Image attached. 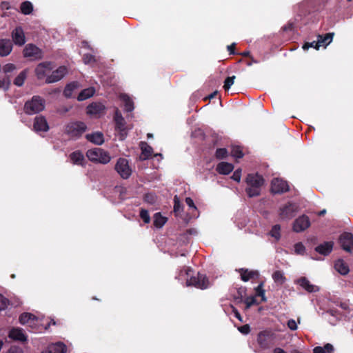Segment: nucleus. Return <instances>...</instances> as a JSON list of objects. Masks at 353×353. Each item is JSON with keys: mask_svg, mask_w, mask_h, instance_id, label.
Segmentation results:
<instances>
[{"mask_svg": "<svg viewBox=\"0 0 353 353\" xmlns=\"http://www.w3.org/2000/svg\"><path fill=\"white\" fill-rule=\"evenodd\" d=\"M192 272V270L190 268L184 267L183 270L180 271L179 277H182L183 274H185L187 276V278L185 279L187 285L194 286L201 290H205L210 287V281L206 275L203 274L198 272L196 275L191 276L188 278Z\"/></svg>", "mask_w": 353, "mask_h": 353, "instance_id": "1", "label": "nucleus"}, {"mask_svg": "<svg viewBox=\"0 0 353 353\" xmlns=\"http://www.w3.org/2000/svg\"><path fill=\"white\" fill-rule=\"evenodd\" d=\"M288 327L290 330L294 331L297 330V325L296 321L294 319H290L288 321Z\"/></svg>", "mask_w": 353, "mask_h": 353, "instance_id": "53", "label": "nucleus"}, {"mask_svg": "<svg viewBox=\"0 0 353 353\" xmlns=\"http://www.w3.org/2000/svg\"><path fill=\"white\" fill-rule=\"evenodd\" d=\"M83 60L85 64H88L94 61V58L92 55L86 54L83 55Z\"/></svg>", "mask_w": 353, "mask_h": 353, "instance_id": "54", "label": "nucleus"}, {"mask_svg": "<svg viewBox=\"0 0 353 353\" xmlns=\"http://www.w3.org/2000/svg\"><path fill=\"white\" fill-rule=\"evenodd\" d=\"M79 88V83L77 81H73L66 85L63 94L67 98H70L72 96L73 92Z\"/></svg>", "mask_w": 353, "mask_h": 353, "instance_id": "33", "label": "nucleus"}, {"mask_svg": "<svg viewBox=\"0 0 353 353\" xmlns=\"http://www.w3.org/2000/svg\"><path fill=\"white\" fill-rule=\"evenodd\" d=\"M140 217L142 219L145 223H149L150 221V217L148 211L145 209L141 210Z\"/></svg>", "mask_w": 353, "mask_h": 353, "instance_id": "45", "label": "nucleus"}, {"mask_svg": "<svg viewBox=\"0 0 353 353\" xmlns=\"http://www.w3.org/2000/svg\"><path fill=\"white\" fill-rule=\"evenodd\" d=\"M256 293L257 296L263 295L265 294V290L263 289V284L261 283L256 288Z\"/></svg>", "mask_w": 353, "mask_h": 353, "instance_id": "56", "label": "nucleus"}, {"mask_svg": "<svg viewBox=\"0 0 353 353\" xmlns=\"http://www.w3.org/2000/svg\"><path fill=\"white\" fill-rule=\"evenodd\" d=\"M264 182L263 177L258 173L248 174L245 178V192L248 196L250 198L259 196Z\"/></svg>", "mask_w": 353, "mask_h": 353, "instance_id": "2", "label": "nucleus"}, {"mask_svg": "<svg viewBox=\"0 0 353 353\" xmlns=\"http://www.w3.org/2000/svg\"><path fill=\"white\" fill-rule=\"evenodd\" d=\"M334 33H327L324 35H319L315 46V49L318 50L319 47H326L330 44L333 39Z\"/></svg>", "mask_w": 353, "mask_h": 353, "instance_id": "20", "label": "nucleus"}, {"mask_svg": "<svg viewBox=\"0 0 353 353\" xmlns=\"http://www.w3.org/2000/svg\"><path fill=\"white\" fill-rule=\"evenodd\" d=\"M271 190L274 194H281L289 190V185L285 181L276 178L272 181Z\"/></svg>", "mask_w": 353, "mask_h": 353, "instance_id": "10", "label": "nucleus"}, {"mask_svg": "<svg viewBox=\"0 0 353 353\" xmlns=\"http://www.w3.org/2000/svg\"><path fill=\"white\" fill-rule=\"evenodd\" d=\"M232 155L234 157H236V158H242L243 156V153L240 147H234L232 150Z\"/></svg>", "mask_w": 353, "mask_h": 353, "instance_id": "47", "label": "nucleus"}, {"mask_svg": "<svg viewBox=\"0 0 353 353\" xmlns=\"http://www.w3.org/2000/svg\"><path fill=\"white\" fill-rule=\"evenodd\" d=\"M88 141L96 144L101 145L104 142L103 134L101 132H97L92 134H88L85 136Z\"/></svg>", "mask_w": 353, "mask_h": 353, "instance_id": "27", "label": "nucleus"}, {"mask_svg": "<svg viewBox=\"0 0 353 353\" xmlns=\"http://www.w3.org/2000/svg\"><path fill=\"white\" fill-rule=\"evenodd\" d=\"M272 279L275 283H279L281 285L284 283L285 281V277L283 273L280 270L275 271L272 274Z\"/></svg>", "mask_w": 353, "mask_h": 353, "instance_id": "39", "label": "nucleus"}, {"mask_svg": "<svg viewBox=\"0 0 353 353\" xmlns=\"http://www.w3.org/2000/svg\"><path fill=\"white\" fill-rule=\"evenodd\" d=\"M273 353H287V352L281 347H276L274 349Z\"/></svg>", "mask_w": 353, "mask_h": 353, "instance_id": "61", "label": "nucleus"}, {"mask_svg": "<svg viewBox=\"0 0 353 353\" xmlns=\"http://www.w3.org/2000/svg\"><path fill=\"white\" fill-rule=\"evenodd\" d=\"M245 303L246 304V308H249L252 305L256 304V301L254 296H250L245 299Z\"/></svg>", "mask_w": 353, "mask_h": 353, "instance_id": "50", "label": "nucleus"}, {"mask_svg": "<svg viewBox=\"0 0 353 353\" xmlns=\"http://www.w3.org/2000/svg\"><path fill=\"white\" fill-rule=\"evenodd\" d=\"M86 156L90 161L103 164L108 163L111 159L109 153L101 148L88 150Z\"/></svg>", "mask_w": 353, "mask_h": 353, "instance_id": "5", "label": "nucleus"}, {"mask_svg": "<svg viewBox=\"0 0 353 353\" xmlns=\"http://www.w3.org/2000/svg\"><path fill=\"white\" fill-rule=\"evenodd\" d=\"M114 121L115 130L119 133L120 139L123 140L127 136L126 122L118 108L115 110Z\"/></svg>", "mask_w": 353, "mask_h": 353, "instance_id": "8", "label": "nucleus"}, {"mask_svg": "<svg viewBox=\"0 0 353 353\" xmlns=\"http://www.w3.org/2000/svg\"><path fill=\"white\" fill-rule=\"evenodd\" d=\"M145 200L152 203L154 202V196L152 194H148L145 195Z\"/></svg>", "mask_w": 353, "mask_h": 353, "instance_id": "59", "label": "nucleus"}, {"mask_svg": "<svg viewBox=\"0 0 353 353\" xmlns=\"http://www.w3.org/2000/svg\"><path fill=\"white\" fill-rule=\"evenodd\" d=\"M298 283L308 292H315L319 290V288L310 283L305 277H301L298 280Z\"/></svg>", "mask_w": 353, "mask_h": 353, "instance_id": "26", "label": "nucleus"}, {"mask_svg": "<svg viewBox=\"0 0 353 353\" xmlns=\"http://www.w3.org/2000/svg\"><path fill=\"white\" fill-rule=\"evenodd\" d=\"M13 42L18 46H23L26 43L24 32L21 27H17L12 32Z\"/></svg>", "mask_w": 353, "mask_h": 353, "instance_id": "18", "label": "nucleus"}, {"mask_svg": "<svg viewBox=\"0 0 353 353\" xmlns=\"http://www.w3.org/2000/svg\"><path fill=\"white\" fill-rule=\"evenodd\" d=\"M33 128L36 132H46L49 130L48 123L43 116H37L34 118Z\"/></svg>", "mask_w": 353, "mask_h": 353, "instance_id": "16", "label": "nucleus"}, {"mask_svg": "<svg viewBox=\"0 0 353 353\" xmlns=\"http://www.w3.org/2000/svg\"><path fill=\"white\" fill-rule=\"evenodd\" d=\"M316 43V41H312L311 43H306L304 44L303 48L305 50H307L309 48H315Z\"/></svg>", "mask_w": 353, "mask_h": 353, "instance_id": "58", "label": "nucleus"}, {"mask_svg": "<svg viewBox=\"0 0 353 353\" xmlns=\"http://www.w3.org/2000/svg\"><path fill=\"white\" fill-rule=\"evenodd\" d=\"M16 69V66L13 63H7L3 67V72L6 74L13 72Z\"/></svg>", "mask_w": 353, "mask_h": 353, "instance_id": "49", "label": "nucleus"}, {"mask_svg": "<svg viewBox=\"0 0 353 353\" xmlns=\"http://www.w3.org/2000/svg\"><path fill=\"white\" fill-rule=\"evenodd\" d=\"M280 230L281 226L279 225H275L270 231V235L276 240H279L281 238Z\"/></svg>", "mask_w": 353, "mask_h": 353, "instance_id": "41", "label": "nucleus"}, {"mask_svg": "<svg viewBox=\"0 0 353 353\" xmlns=\"http://www.w3.org/2000/svg\"><path fill=\"white\" fill-rule=\"evenodd\" d=\"M235 79V76L228 77L224 81L223 88L225 91L228 90L232 85H233Z\"/></svg>", "mask_w": 353, "mask_h": 353, "instance_id": "44", "label": "nucleus"}, {"mask_svg": "<svg viewBox=\"0 0 353 353\" xmlns=\"http://www.w3.org/2000/svg\"><path fill=\"white\" fill-rule=\"evenodd\" d=\"M68 70L66 67L61 66L56 70L53 71L50 75L48 76L45 81L46 83L57 82L66 74Z\"/></svg>", "mask_w": 353, "mask_h": 353, "instance_id": "14", "label": "nucleus"}, {"mask_svg": "<svg viewBox=\"0 0 353 353\" xmlns=\"http://www.w3.org/2000/svg\"><path fill=\"white\" fill-rule=\"evenodd\" d=\"M37 318L31 313L25 312L20 315L19 322L21 324H27L29 327H34L37 322Z\"/></svg>", "mask_w": 353, "mask_h": 353, "instance_id": "19", "label": "nucleus"}, {"mask_svg": "<svg viewBox=\"0 0 353 353\" xmlns=\"http://www.w3.org/2000/svg\"><path fill=\"white\" fill-rule=\"evenodd\" d=\"M257 343L262 350L270 347V332L268 331L260 332L257 335Z\"/></svg>", "mask_w": 353, "mask_h": 353, "instance_id": "17", "label": "nucleus"}, {"mask_svg": "<svg viewBox=\"0 0 353 353\" xmlns=\"http://www.w3.org/2000/svg\"><path fill=\"white\" fill-rule=\"evenodd\" d=\"M45 108V101L40 96H33L30 100L27 101L23 107L24 112L32 115L43 111Z\"/></svg>", "mask_w": 353, "mask_h": 353, "instance_id": "4", "label": "nucleus"}, {"mask_svg": "<svg viewBox=\"0 0 353 353\" xmlns=\"http://www.w3.org/2000/svg\"><path fill=\"white\" fill-rule=\"evenodd\" d=\"M8 299L0 294V310H5L8 307Z\"/></svg>", "mask_w": 353, "mask_h": 353, "instance_id": "48", "label": "nucleus"}, {"mask_svg": "<svg viewBox=\"0 0 353 353\" xmlns=\"http://www.w3.org/2000/svg\"><path fill=\"white\" fill-rule=\"evenodd\" d=\"M20 9L23 14H30L33 10V6L31 2L26 1L21 4Z\"/></svg>", "mask_w": 353, "mask_h": 353, "instance_id": "38", "label": "nucleus"}, {"mask_svg": "<svg viewBox=\"0 0 353 353\" xmlns=\"http://www.w3.org/2000/svg\"><path fill=\"white\" fill-rule=\"evenodd\" d=\"M69 157L71 162L75 165H82L85 160L83 154L80 151H74Z\"/></svg>", "mask_w": 353, "mask_h": 353, "instance_id": "30", "label": "nucleus"}, {"mask_svg": "<svg viewBox=\"0 0 353 353\" xmlns=\"http://www.w3.org/2000/svg\"><path fill=\"white\" fill-rule=\"evenodd\" d=\"M12 43L10 39H0V55L1 57L8 56L12 51Z\"/></svg>", "mask_w": 353, "mask_h": 353, "instance_id": "21", "label": "nucleus"}, {"mask_svg": "<svg viewBox=\"0 0 353 353\" xmlns=\"http://www.w3.org/2000/svg\"><path fill=\"white\" fill-rule=\"evenodd\" d=\"M334 351V347L330 343H327L324 347L317 346L314 348V353H332Z\"/></svg>", "mask_w": 353, "mask_h": 353, "instance_id": "37", "label": "nucleus"}, {"mask_svg": "<svg viewBox=\"0 0 353 353\" xmlns=\"http://www.w3.org/2000/svg\"><path fill=\"white\" fill-rule=\"evenodd\" d=\"M95 92V90L93 88H85L81 91L77 97V99L79 101L86 100L87 99L92 97Z\"/></svg>", "mask_w": 353, "mask_h": 353, "instance_id": "34", "label": "nucleus"}, {"mask_svg": "<svg viewBox=\"0 0 353 353\" xmlns=\"http://www.w3.org/2000/svg\"><path fill=\"white\" fill-rule=\"evenodd\" d=\"M27 78V70H24L21 71L14 79V84L18 87H21L23 85L25 80Z\"/></svg>", "mask_w": 353, "mask_h": 353, "instance_id": "36", "label": "nucleus"}, {"mask_svg": "<svg viewBox=\"0 0 353 353\" xmlns=\"http://www.w3.org/2000/svg\"><path fill=\"white\" fill-rule=\"evenodd\" d=\"M239 272L241 274V279L244 282H247L251 279H257L259 277V272L257 271L241 269Z\"/></svg>", "mask_w": 353, "mask_h": 353, "instance_id": "25", "label": "nucleus"}, {"mask_svg": "<svg viewBox=\"0 0 353 353\" xmlns=\"http://www.w3.org/2000/svg\"><path fill=\"white\" fill-rule=\"evenodd\" d=\"M119 97L120 99L124 103L125 110L126 112H132L134 107V103L130 97L125 94H121Z\"/></svg>", "mask_w": 353, "mask_h": 353, "instance_id": "32", "label": "nucleus"}, {"mask_svg": "<svg viewBox=\"0 0 353 353\" xmlns=\"http://www.w3.org/2000/svg\"><path fill=\"white\" fill-rule=\"evenodd\" d=\"M10 77L6 75L3 79L0 78V89H3L6 91L10 88Z\"/></svg>", "mask_w": 353, "mask_h": 353, "instance_id": "40", "label": "nucleus"}, {"mask_svg": "<svg viewBox=\"0 0 353 353\" xmlns=\"http://www.w3.org/2000/svg\"><path fill=\"white\" fill-rule=\"evenodd\" d=\"M339 243L342 248L350 252L353 248V235L350 232H343L339 237Z\"/></svg>", "mask_w": 353, "mask_h": 353, "instance_id": "12", "label": "nucleus"}, {"mask_svg": "<svg viewBox=\"0 0 353 353\" xmlns=\"http://www.w3.org/2000/svg\"><path fill=\"white\" fill-rule=\"evenodd\" d=\"M234 312V316L236 319H238L240 321H242V317L240 314V313L236 310Z\"/></svg>", "mask_w": 353, "mask_h": 353, "instance_id": "62", "label": "nucleus"}, {"mask_svg": "<svg viewBox=\"0 0 353 353\" xmlns=\"http://www.w3.org/2000/svg\"><path fill=\"white\" fill-rule=\"evenodd\" d=\"M6 353H23L21 347L16 345L11 346Z\"/></svg>", "mask_w": 353, "mask_h": 353, "instance_id": "51", "label": "nucleus"}, {"mask_svg": "<svg viewBox=\"0 0 353 353\" xmlns=\"http://www.w3.org/2000/svg\"><path fill=\"white\" fill-rule=\"evenodd\" d=\"M310 226V221L307 216L303 214L296 219L293 223V230L301 232Z\"/></svg>", "mask_w": 353, "mask_h": 353, "instance_id": "9", "label": "nucleus"}, {"mask_svg": "<svg viewBox=\"0 0 353 353\" xmlns=\"http://www.w3.org/2000/svg\"><path fill=\"white\" fill-rule=\"evenodd\" d=\"M154 225L158 228H162L166 223L167 219L163 216L159 212L154 215Z\"/></svg>", "mask_w": 353, "mask_h": 353, "instance_id": "35", "label": "nucleus"}, {"mask_svg": "<svg viewBox=\"0 0 353 353\" xmlns=\"http://www.w3.org/2000/svg\"><path fill=\"white\" fill-rule=\"evenodd\" d=\"M8 3H6V2H4V3H2V8H3L8 9V8H9V7H8Z\"/></svg>", "mask_w": 353, "mask_h": 353, "instance_id": "64", "label": "nucleus"}, {"mask_svg": "<svg viewBox=\"0 0 353 353\" xmlns=\"http://www.w3.org/2000/svg\"><path fill=\"white\" fill-rule=\"evenodd\" d=\"M294 252L296 254L304 255L305 252V248L304 245L301 242H299L295 243L294 246Z\"/></svg>", "mask_w": 353, "mask_h": 353, "instance_id": "42", "label": "nucleus"}, {"mask_svg": "<svg viewBox=\"0 0 353 353\" xmlns=\"http://www.w3.org/2000/svg\"><path fill=\"white\" fill-rule=\"evenodd\" d=\"M185 203H186V204H187L190 208H193V209H196V206H195V205H194V201H193V200H192L191 198H190V197H187V198L185 199Z\"/></svg>", "mask_w": 353, "mask_h": 353, "instance_id": "57", "label": "nucleus"}, {"mask_svg": "<svg viewBox=\"0 0 353 353\" xmlns=\"http://www.w3.org/2000/svg\"><path fill=\"white\" fill-rule=\"evenodd\" d=\"M334 243L332 241L324 242L315 248V251L322 255H328L333 249Z\"/></svg>", "mask_w": 353, "mask_h": 353, "instance_id": "23", "label": "nucleus"}, {"mask_svg": "<svg viewBox=\"0 0 353 353\" xmlns=\"http://www.w3.org/2000/svg\"><path fill=\"white\" fill-rule=\"evenodd\" d=\"M334 268L342 275L347 274L350 271L347 265L342 259H339L335 262Z\"/></svg>", "mask_w": 353, "mask_h": 353, "instance_id": "31", "label": "nucleus"}, {"mask_svg": "<svg viewBox=\"0 0 353 353\" xmlns=\"http://www.w3.org/2000/svg\"><path fill=\"white\" fill-rule=\"evenodd\" d=\"M66 349V345L63 343L58 342L49 345L48 349L42 353H65Z\"/></svg>", "mask_w": 353, "mask_h": 353, "instance_id": "24", "label": "nucleus"}, {"mask_svg": "<svg viewBox=\"0 0 353 353\" xmlns=\"http://www.w3.org/2000/svg\"><path fill=\"white\" fill-rule=\"evenodd\" d=\"M234 48H235V43H232L228 46V50L229 51L230 54H234Z\"/></svg>", "mask_w": 353, "mask_h": 353, "instance_id": "60", "label": "nucleus"}, {"mask_svg": "<svg viewBox=\"0 0 353 353\" xmlns=\"http://www.w3.org/2000/svg\"><path fill=\"white\" fill-rule=\"evenodd\" d=\"M52 67L51 63L44 62L39 63L36 69L35 74L38 79L42 80L46 79L48 73L52 70Z\"/></svg>", "mask_w": 353, "mask_h": 353, "instance_id": "13", "label": "nucleus"}, {"mask_svg": "<svg viewBox=\"0 0 353 353\" xmlns=\"http://www.w3.org/2000/svg\"><path fill=\"white\" fill-rule=\"evenodd\" d=\"M181 210L182 209L179 198L176 195L174 197V212L179 213Z\"/></svg>", "mask_w": 353, "mask_h": 353, "instance_id": "46", "label": "nucleus"}, {"mask_svg": "<svg viewBox=\"0 0 353 353\" xmlns=\"http://www.w3.org/2000/svg\"><path fill=\"white\" fill-rule=\"evenodd\" d=\"M228 155V150L225 148H218L215 153L217 159H225Z\"/></svg>", "mask_w": 353, "mask_h": 353, "instance_id": "43", "label": "nucleus"}, {"mask_svg": "<svg viewBox=\"0 0 353 353\" xmlns=\"http://www.w3.org/2000/svg\"><path fill=\"white\" fill-rule=\"evenodd\" d=\"M87 125L82 121H72L65 125L64 132L70 139H77L86 131Z\"/></svg>", "mask_w": 353, "mask_h": 353, "instance_id": "3", "label": "nucleus"}, {"mask_svg": "<svg viewBox=\"0 0 353 353\" xmlns=\"http://www.w3.org/2000/svg\"><path fill=\"white\" fill-rule=\"evenodd\" d=\"M141 154L140 159L141 160L148 159L152 157L153 153L152 148L145 142L141 143Z\"/></svg>", "mask_w": 353, "mask_h": 353, "instance_id": "28", "label": "nucleus"}, {"mask_svg": "<svg viewBox=\"0 0 353 353\" xmlns=\"http://www.w3.org/2000/svg\"><path fill=\"white\" fill-rule=\"evenodd\" d=\"M241 54L242 56H243V57H248L250 55V52L249 51H244L242 53H241Z\"/></svg>", "mask_w": 353, "mask_h": 353, "instance_id": "63", "label": "nucleus"}, {"mask_svg": "<svg viewBox=\"0 0 353 353\" xmlns=\"http://www.w3.org/2000/svg\"><path fill=\"white\" fill-rule=\"evenodd\" d=\"M25 57L30 58L32 60L41 59L42 57L41 50L33 44H28L23 50Z\"/></svg>", "mask_w": 353, "mask_h": 353, "instance_id": "11", "label": "nucleus"}, {"mask_svg": "<svg viewBox=\"0 0 353 353\" xmlns=\"http://www.w3.org/2000/svg\"><path fill=\"white\" fill-rule=\"evenodd\" d=\"M105 105L101 103H92L87 107V113L96 117H101L105 114Z\"/></svg>", "mask_w": 353, "mask_h": 353, "instance_id": "15", "label": "nucleus"}, {"mask_svg": "<svg viewBox=\"0 0 353 353\" xmlns=\"http://www.w3.org/2000/svg\"><path fill=\"white\" fill-rule=\"evenodd\" d=\"M9 338L19 341H26L27 340V336L25 334L23 330L21 328H12L9 332L8 334Z\"/></svg>", "mask_w": 353, "mask_h": 353, "instance_id": "22", "label": "nucleus"}, {"mask_svg": "<svg viewBox=\"0 0 353 353\" xmlns=\"http://www.w3.org/2000/svg\"><path fill=\"white\" fill-rule=\"evenodd\" d=\"M114 168L119 176L123 179H128L132 173L129 161L125 158H119L117 161Z\"/></svg>", "mask_w": 353, "mask_h": 353, "instance_id": "7", "label": "nucleus"}, {"mask_svg": "<svg viewBox=\"0 0 353 353\" xmlns=\"http://www.w3.org/2000/svg\"><path fill=\"white\" fill-rule=\"evenodd\" d=\"M234 169L232 163L227 162H221L216 165V171L221 174H228Z\"/></svg>", "mask_w": 353, "mask_h": 353, "instance_id": "29", "label": "nucleus"}, {"mask_svg": "<svg viewBox=\"0 0 353 353\" xmlns=\"http://www.w3.org/2000/svg\"><path fill=\"white\" fill-rule=\"evenodd\" d=\"M299 206L297 203L288 202L279 209V216L281 220L292 219L299 211Z\"/></svg>", "mask_w": 353, "mask_h": 353, "instance_id": "6", "label": "nucleus"}, {"mask_svg": "<svg viewBox=\"0 0 353 353\" xmlns=\"http://www.w3.org/2000/svg\"><path fill=\"white\" fill-rule=\"evenodd\" d=\"M241 177V169H237L236 170H235L232 176V179L234 181H236L237 182H240Z\"/></svg>", "mask_w": 353, "mask_h": 353, "instance_id": "52", "label": "nucleus"}, {"mask_svg": "<svg viewBox=\"0 0 353 353\" xmlns=\"http://www.w3.org/2000/svg\"><path fill=\"white\" fill-rule=\"evenodd\" d=\"M238 329H239V332L243 334H248L250 332V327L248 324L242 325V326L239 327Z\"/></svg>", "mask_w": 353, "mask_h": 353, "instance_id": "55", "label": "nucleus"}]
</instances>
